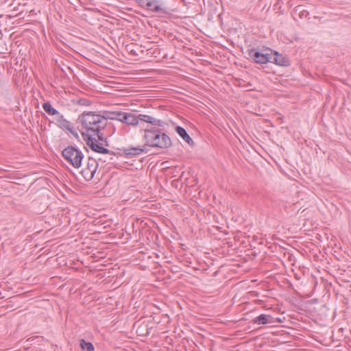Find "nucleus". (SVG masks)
<instances>
[{"label":"nucleus","mask_w":351,"mask_h":351,"mask_svg":"<svg viewBox=\"0 0 351 351\" xmlns=\"http://www.w3.org/2000/svg\"><path fill=\"white\" fill-rule=\"evenodd\" d=\"M176 131L183 138V140L185 141L188 144L191 145V144L193 143L192 138L187 134L185 129H184L183 128H182L180 126H177L176 128Z\"/></svg>","instance_id":"10"},{"label":"nucleus","mask_w":351,"mask_h":351,"mask_svg":"<svg viewBox=\"0 0 351 351\" xmlns=\"http://www.w3.org/2000/svg\"><path fill=\"white\" fill-rule=\"evenodd\" d=\"M274 59H272V62H275L278 65H285V62L281 56H279L277 53H273Z\"/></svg>","instance_id":"15"},{"label":"nucleus","mask_w":351,"mask_h":351,"mask_svg":"<svg viewBox=\"0 0 351 351\" xmlns=\"http://www.w3.org/2000/svg\"><path fill=\"white\" fill-rule=\"evenodd\" d=\"M14 81H15V84H16L17 86H19V84H18L19 81H17V80H16V79H15V80H14Z\"/></svg>","instance_id":"18"},{"label":"nucleus","mask_w":351,"mask_h":351,"mask_svg":"<svg viewBox=\"0 0 351 351\" xmlns=\"http://www.w3.org/2000/svg\"><path fill=\"white\" fill-rule=\"evenodd\" d=\"M84 141H86L87 145L90 147V148L96 152L108 154L109 159H112V156H114V154L111 152L108 149L104 147L101 144L98 143L97 136H91V137H84Z\"/></svg>","instance_id":"6"},{"label":"nucleus","mask_w":351,"mask_h":351,"mask_svg":"<svg viewBox=\"0 0 351 351\" xmlns=\"http://www.w3.org/2000/svg\"><path fill=\"white\" fill-rule=\"evenodd\" d=\"M98 167L97 162L93 158H88L80 173L86 180H90L94 177Z\"/></svg>","instance_id":"7"},{"label":"nucleus","mask_w":351,"mask_h":351,"mask_svg":"<svg viewBox=\"0 0 351 351\" xmlns=\"http://www.w3.org/2000/svg\"><path fill=\"white\" fill-rule=\"evenodd\" d=\"M78 121L81 124V133L84 137L97 136L100 141H104V136L101 130L107 125V119L93 112H84Z\"/></svg>","instance_id":"1"},{"label":"nucleus","mask_w":351,"mask_h":351,"mask_svg":"<svg viewBox=\"0 0 351 351\" xmlns=\"http://www.w3.org/2000/svg\"><path fill=\"white\" fill-rule=\"evenodd\" d=\"M113 158H114V156H112V159H109V155L108 154H106V156L103 158V161L104 162H110V161L113 160Z\"/></svg>","instance_id":"17"},{"label":"nucleus","mask_w":351,"mask_h":351,"mask_svg":"<svg viewBox=\"0 0 351 351\" xmlns=\"http://www.w3.org/2000/svg\"><path fill=\"white\" fill-rule=\"evenodd\" d=\"M143 141L144 146L125 149L124 153L127 155L137 156L145 151V146L165 149L171 145V138L158 129L145 130Z\"/></svg>","instance_id":"2"},{"label":"nucleus","mask_w":351,"mask_h":351,"mask_svg":"<svg viewBox=\"0 0 351 351\" xmlns=\"http://www.w3.org/2000/svg\"><path fill=\"white\" fill-rule=\"evenodd\" d=\"M80 348L86 351H94V346L90 342H86L84 339L80 340Z\"/></svg>","instance_id":"14"},{"label":"nucleus","mask_w":351,"mask_h":351,"mask_svg":"<svg viewBox=\"0 0 351 351\" xmlns=\"http://www.w3.org/2000/svg\"><path fill=\"white\" fill-rule=\"evenodd\" d=\"M293 16L300 19L306 18L308 16V12L303 5H298L293 10Z\"/></svg>","instance_id":"9"},{"label":"nucleus","mask_w":351,"mask_h":351,"mask_svg":"<svg viewBox=\"0 0 351 351\" xmlns=\"http://www.w3.org/2000/svg\"><path fill=\"white\" fill-rule=\"evenodd\" d=\"M43 107L44 110L49 115L58 114V112L49 102L44 103Z\"/></svg>","instance_id":"13"},{"label":"nucleus","mask_w":351,"mask_h":351,"mask_svg":"<svg viewBox=\"0 0 351 351\" xmlns=\"http://www.w3.org/2000/svg\"><path fill=\"white\" fill-rule=\"evenodd\" d=\"M250 56L258 64H265L268 62H272L274 56L271 50L267 49L262 51L252 49L250 51Z\"/></svg>","instance_id":"5"},{"label":"nucleus","mask_w":351,"mask_h":351,"mask_svg":"<svg viewBox=\"0 0 351 351\" xmlns=\"http://www.w3.org/2000/svg\"><path fill=\"white\" fill-rule=\"evenodd\" d=\"M137 117L138 121L141 120L146 123H152L154 125L162 126L163 124V122L162 121L157 119L154 117H152L149 115L139 114Z\"/></svg>","instance_id":"8"},{"label":"nucleus","mask_w":351,"mask_h":351,"mask_svg":"<svg viewBox=\"0 0 351 351\" xmlns=\"http://www.w3.org/2000/svg\"><path fill=\"white\" fill-rule=\"evenodd\" d=\"M269 318L271 319L270 316L262 314L255 317L253 319V323L256 324L258 325L269 324L272 322L271 320L269 319Z\"/></svg>","instance_id":"11"},{"label":"nucleus","mask_w":351,"mask_h":351,"mask_svg":"<svg viewBox=\"0 0 351 351\" xmlns=\"http://www.w3.org/2000/svg\"><path fill=\"white\" fill-rule=\"evenodd\" d=\"M110 114V116L108 117L109 119L119 121L128 125L136 126L138 124V117L134 114L115 111L111 112Z\"/></svg>","instance_id":"4"},{"label":"nucleus","mask_w":351,"mask_h":351,"mask_svg":"<svg viewBox=\"0 0 351 351\" xmlns=\"http://www.w3.org/2000/svg\"><path fill=\"white\" fill-rule=\"evenodd\" d=\"M62 154L64 160L74 168L78 169L82 166L84 154L79 149L69 146L63 149Z\"/></svg>","instance_id":"3"},{"label":"nucleus","mask_w":351,"mask_h":351,"mask_svg":"<svg viewBox=\"0 0 351 351\" xmlns=\"http://www.w3.org/2000/svg\"><path fill=\"white\" fill-rule=\"evenodd\" d=\"M146 8L148 9L149 10H151L154 12H158L161 10V8L158 4V2L156 1H152V0H149L148 4H147V6Z\"/></svg>","instance_id":"12"},{"label":"nucleus","mask_w":351,"mask_h":351,"mask_svg":"<svg viewBox=\"0 0 351 351\" xmlns=\"http://www.w3.org/2000/svg\"><path fill=\"white\" fill-rule=\"evenodd\" d=\"M149 0H137L138 3L144 8H147Z\"/></svg>","instance_id":"16"}]
</instances>
